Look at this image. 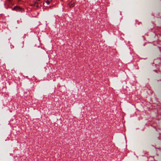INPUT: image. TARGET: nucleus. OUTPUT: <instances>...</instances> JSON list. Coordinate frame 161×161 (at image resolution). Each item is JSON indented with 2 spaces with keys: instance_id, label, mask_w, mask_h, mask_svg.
Masks as SVG:
<instances>
[{
  "instance_id": "f03ea898",
  "label": "nucleus",
  "mask_w": 161,
  "mask_h": 161,
  "mask_svg": "<svg viewBox=\"0 0 161 161\" xmlns=\"http://www.w3.org/2000/svg\"><path fill=\"white\" fill-rule=\"evenodd\" d=\"M46 3L47 4H49V2L48 1H46Z\"/></svg>"
},
{
  "instance_id": "7ed1b4c3",
  "label": "nucleus",
  "mask_w": 161,
  "mask_h": 161,
  "mask_svg": "<svg viewBox=\"0 0 161 161\" xmlns=\"http://www.w3.org/2000/svg\"><path fill=\"white\" fill-rule=\"evenodd\" d=\"M16 8L17 9H18V8H18V7H14V9H15Z\"/></svg>"
},
{
  "instance_id": "20e7f679",
  "label": "nucleus",
  "mask_w": 161,
  "mask_h": 161,
  "mask_svg": "<svg viewBox=\"0 0 161 161\" xmlns=\"http://www.w3.org/2000/svg\"><path fill=\"white\" fill-rule=\"evenodd\" d=\"M36 6L37 7H38V5H37Z\"/></svg>"
},
{
  "instance_id": "39448f33",
  "label": "nucleus",
  "mask_w": 161,
  "mask_h": 161,
  "mask_svg": "<svg viewBox=\"0 0 161 161\" xmlns=\"http://www.w3.org/2000/svg\"><path fill=\"white\" fill-rule=\"evenodd\" d=\"M9 0V1H11V0Z\"/></svg>"
},
{
  "instance_id": "f257e3e1",
  "label": "nucleus",
  "mask_w": 161,
  "mask_h": 161,
  "mask_svg": "<svg viewBox=\"0 0 161 161\" xmlns=\"http://www.w3.org/2000/svg\"><path fill=\"white\" fill-rule=\"evenodd\" d=\"M68 5L69 6V7L71 8L74 6L75 3L74 2L71 1L68 4Z\"/></svg>"
}]
</instances>
